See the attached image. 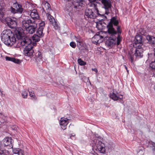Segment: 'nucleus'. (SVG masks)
<instances>
[{"label":"nucleus","instance_id":"nucleus-39","mask_svg":"<svg viewBox=\"0 0 155 155\" xmlns=\"http://www.w3.org/2000/svg\"><path fill=\"white\" fill-rule=\"evenodd\" d=\"M5 11V10H0V19L3 18L5 13L4 11Z\"/></svg>","mask_w":155,"mask_h":155},{"label":"nucleus","instance_id":"nucleus-27","mask_svg":"<svg viewBox=\"0 0 155 155\" xmlns=\"http://www.w3.org/2000/svg\"><path fill=\"white\" fill-rule=\"evenodd\" d=\"M38 35H34L32 37V39L34 41L38 42L40 40V38L41 37L38 36Z\"/></svg>","mask_w":155,"mask_h":155},{"label":"nucleus","instance_id":"nucleus-13","mask_svg":"<svg viewBox=\"0 0 155 155\" xmlns=\"http://www.w3.org/2000/svg\"><path fill=\"white\" fill-rule=\"evenodd\" d=\"M97 12L94 13V12H92V10H86L85 12V15L88 18H94L96 17V13H97L98 10H96Z\"/></svg>","mask_w":155,"mask_h":155},{"label":"nucleus","instance_id":"nucleus-8","mask_svg":"<svg viewBox=\"0 0 155 155\" xmlns=\"http://www.w3.org/2000/svg\"><path fill=\"white\" fill-rule=\"evenodd\" d=\"M45 22L44 21H41L39 23V27L36 33L41 37H42L44 36V34L43 33V29L45 26Z\"/></svg>","mask_w":155,"mask_h":155},{"label":"nucleus","instance_id":"nucleus-31","mask_svg":"<svg viewBox=\"0 0 155 155\" xmlns=\"http://www.w3.org/2000/svg\"><path fill=\"white\" fill-rule=\"evenodd\" d=\"M21 95L23 98H26L28 96L27 92L26 91L24 90L22 92Z\"/></svg>","mask_w":155,"mask_h":155},{"label":"nucleus","instance_id":"nucleus-21","mask_svg":"<svg viewBox=\"0 0 155 155\" xmlns=\"http://www.w3.org/2000/svg\"><path fill=\"white\" fill-rule=\"evenodd\" d=\"M7 41L8 42V43L6 44L5 43H4L5 44L8 45V46H11L13 45L14 44H15L16 42V38H15V39L14 40H13L12 39V37H11L8 38V39H7Z\"/></svg>","mask_w":155,"mask_h":155},{"label":"nucleus","instance_id":"nucleus-37","mask_svg":"<svg viewBox=\"0 0 155 155\" xmlns=\"http://www.w3.org/2000/svg\"><path fill=\"white\" fill-rule=\"evenodd\" d=\"M12 13L21 14L23 10H11Z\"/></svg>","mask_w":155,"mask_h":155},{"label":"nucleus","instance_id":"nucleus-45","mask_svg":"<svg viewBox=\"0 0 155 155\" xmlns=\"http://www.w3.org/2000/svg\"><path fill=\"white\" fill-rule=\"evenodd\" d=\"M75 136V134H71L70 135V138H71V137H74Z\"/></svg>","mask_w":155,"mask_h":155},{"label":"nucleus","instance_id":"nucleus-46","mask_svg":"<svg viewBox=\"0 0 155 155\" xmlns=\"http://www.w3.org/2000/svg\"><path fill=\"white\" fill-rule=\"evenodd\" d=\"M91 153L93 155H98L97 153L95 152L94 151L93 152L92 151Z\"/></svg>","mask_w":155,"mask_h":155},{"label":"nucleus","instance_id":"nucleus-11","mask_svg":"<svg viewBox=\"0 0 155 155\" xmlns=\"http://www.w3.org/2000/svg\"><path fill=\"white\" fill-rule=\"evenodd\" d=\"M68 123V119L66 118L61 117L60 120V124L61 128L65 130L66 129Z\"/></svg>","mask_w":155,"mask_h":155},{"label":"nucleus","instance_id":"nucleus-33","mask_svg":"<svg viewBox=\"0 0 155 155\" xmlns=\"http://www.w3.org/2000/svg\"><path fill=\"white\" fill-rule=\"evenodd\" d=\"M116 43L117 45H119L121 41V38L120 36V35H118L117 37Z\"/></svg>","mask_w":155,"mask_h":155},{"label":"nucleus","instance_id":"nucleus-10","mask_svg":"<svg viewBox=\"0 0 155 155\" xmlns=\"http://www.w3.org/2000/svg\"><path fill=\"white\" fill-rule=\"evenodd\" d=\"M13 141L10 137H7L5 138L3 140V142L4 145L5 146H9L11 148L13 147Z\"/></svg>","mask_w":155,"mask_h":155},{"label":"nucleus","instance_id":"nucleus-19","mask_svg":"<svg viewBox=\"0 0 155 155\" xmlns=\"http://www.w3.org/2000/svg\"><path fill=\"white\" fill-rule=\"evenodd\" d=\"M5 59L6 61H12L15 63L18 64H19L21 62V60L14 58H11L8 56H6L5 57Z\"/></svg>","mask_w":155,"mask_h":155},{"label":"nucleus","instance_id":"nucleus-51","mask_svg":"<svg viewBox=\"0 0 155 155\" xmlns=\"http://www.w3.org/2000/svg\"><path fill=\"white\" fill-rule=\"evenodd\" d=\"M38 55V56H41V53L40 52H39Z\"/></svg>","mask_w":155,"mask_h":155},{"label":"nucleus","instance_id":"nucleus-34","mask_svg":"<svg viewBox=\"0 0 155 155\" xmlns=\"http://www.w3.org/2000/svg\"><path fill=\"white\" fill-rule=\"evenodd\" d=\"M52 25L53 26L54 28L55 29H57L58 28V26L56 22L55 21H53L51 22Z\"/></svg>","mask_w":155,"mask_h":155},{"label":"nucleus","instance_id":"nucleus-35","mask_svg":"<svg viewBox=\"0 0 155 155\" xmlns=\"http://www.w3.org/2000/svg\"><path fill=\"white\" fill-rule=\"evenodd\" d=\"M75 40L76 41L79 43H81L82 41V40L81 39V38L79 37H75Z\"/></svg>","mask_w":155,"mask_h":155},{"label":"nucleus","instance_id":"nucleus-7","mask_svg":"<svg viewBox=\"0 0 155 155\" xmlns=\"http://www.w3.org/2000/svg\"><path fill=\"white\" fill-rule=\"evenodd\" d=\"M111 35L106 42V44L109 47H111L116 43V36L115 35L117 34H111Z\"/></svg>","mask_w":155,"mask_h":155},{"label":"nucleus","instance_id":"nucleus-6","mask_svg":"<svg viewBox=\"0 0 155 155\" xmlns=\"http://www.w3.org/2000/svg\"><path fill=\"white\" fill-rule=\"evenodd\" d=\"M144 47L142 46V45H138L136 46L134 54L137 58H139L142 57L143 51L144 50L143 48Z\"/></svg>","mask_w":155,"mask_h":155},{"label":"nucleus","instance_id":"nucleus-41","mask_svg":"<svg viewBox=\"0 0 155 155\" xmlns=\"http://www.w3.org/2000/svg\"><path fill=\"white\" fill-rule=\"evenodd\" d=\"M117 32L118 34V35H119V34H121V32L120 27L119 26H118L117 27Z\"/></svg>","mask_w":155,"mask_h":155},{"label":"nucleus","instance_id":"nucleus-20","mask_svg":"<svg viewBox=\"0 0 155 155\" xmlns=\"http://www.w3.org/2000/svg\"><path fill=\"white\" fill-rule=\"evenodd\" d=\"M8 25L10 28H13L15 27L17 25V22L15 20H13L11 18L7 21Z\"/></svg>","mask_w":155,"mask_h":155},{"label":"nucleus","instance_id":"nucleus-32","mask_svg":"<svg viewBox=\"0 0 155 155\" xmlns=\"http://www.w3.org/2000/svg\"><path fill=\"white\" fill-rule=\"evenodd\" d=\"M128 57L129 60L130 61L131 63H132L134 61L133 55L132 54H131L130 53H129L128 55Z\"/></svg>","mask_w":155,"mask_h":155},{"label":"nucleus","instance_id":"nucleus-16","mask_svg":"<svg viewBox=\"0 0 155 155\" xmlns=\"http://www.w3.org/2000/svg\"><path fill=\"white\" fill-rule=\"evenodd\" d=\"M101 2L104 5V8L106 10L111 8V4L110 1L107 0H101Z\"/></svg>","mask_w":155,"mask_h":155},{"label":"nucleus","instance_id":"nucleus-14","mask_svg":"<svg viewBox=\"0 0 155 155\" xmlns=\"http://www.w3.org/2000/svg\"><path fill=\"white\" fill-rule=\"evenodd\" d=\"M12 152L15 154H17L18 155H27L26 152L19 148H13Z\"/></svg>","mask_w":155,"mask_h":155},{"label":"nucleus","instance_id":"nucleus-44","mask_svg":"<svg viewBox=\"0 0 155 155\" xmlns=\"http://www.w3.org/2000/svg\"><path fill=\"white\" fill-rule=\"evenodd\" d=\"M118 99L119 98L120 99H121L123 98V95H118Z\"/></svg>","mask_w":155,"mask_h":155},{"label":"nucleus","instance_id":"nucleus-30","mask_svg":"<svg viewBox=\"0 0 155 155\" xmlns=\"http://www.w3.org/2000/svg\"><path fill=\"white\" fill-rule=\"evenodd\" d=\"M29 95L31 97L32 99H33L35 100H37V97H36L34 92L33 91H30L29 90H28Z\"/></svg>","mask_w":155,"mask_h":155},{"label":"nucleus","instance_id":"nucleus-47","mask_svg":"<svg viewBox=\"0 0 155 155\" xmlns=\"http://www.w3.org/2000/svg\"><path fill=\"white\" fill-rule=\"evenodd\" d=\"M105 14L107 15H108L109 14L110 12H109V10H105Z\"/></svg>","mask_w":155,"mask_h":155},{"label":"nucleus","instance_id":"nucleus-52","mask_svg":"<svg viewBox=\"0 0 155 155\" xmlns=\"http://www.w3.org/2000/svg\"><path fill=\"white\" fill-rule=\"evenodd\" d=\"M102 15V16H104V17H105L106 18H107V17H106V16H105L104 15Z\"/></svg>","mask_w":155,"mask_h":155},{"label":"nucleus","instance_id":"nucleus-43","mask_svg":"<svg viewBox=\"0 0 155 155\" xmlns=\"http://www.w3.org/2000/svg\"><path fill=\"white\" fill-rule=\"evenodd\" d=\"M92 70L93 71H94L96 73L98 72V70L96 68H92Z\"/></svg>","mask_w":155,"mask_h":155},{"label":"nucleus","instance_id":"nucleus-26","mask_svg":"<svg viewBox=\"0 0 155 155\" xmlns=\"http://www.w3.org/2000/svg\"><path fill=\"white\" fill-rule=\"evenodd\" d=\"M13 7L15 8L16 10H23V8H22L21 5L17 2L13 4Z\"/></svg>","mask_w":155,"mask_h":155},{"label":"nucleus","instance_id":"nucleus-40","mask_svg":"<svg viewBox=\"0 0 155 155\" xmlns=\"http://www.w3.org/2000/svg\"><path fill=\"white\" fill-rule=\"evenodd\" d=\"M70 45L71 47L73 48H75L76 47V45L75 43L73 41L70 42Z\"/></svg>","mask_w":155,"mask_h":155},{"label":"nucleus","instance_id":"nucleus-49","mask_svg":"<svg viewBox=\"0 0 155 155\" xmlns=\"http://www.w3.org/2000/svg\"><path fill=\"white\" fill-rule=\"evenodd\" d=\"M125 67V69H126V70H127V72L128 73V70H127V67H126V66L125 65H124Z\"/></svg>","mask_w":155,"mask_h":155},{"label":"nucleus","instance_id":"nucleus-5","mask_svg":"<svg viewBox=\"0 0 155 155\" xmlns=\"http://www.w3.org/2000/svg\"><path fill=\"white\" fill-rule=\"evenodd\" d=\"M12 37V39L14 40L15 39V35L10 29H6L4 30L1 34V39L2 42L4 43H8L7 39Z\"/></svg>","mask_w":155,"mask_h":155},{"label":"nucleus","instance_id":"nucleus-18","mask_svg":"<svg viewBox=\"0 0 155 155\" xmlns=\"http://www.w3.org/2000/svg\"><path fill=\"white\" fill-rule=\"evenodd\" d=\"M89 3L88 4V6L91 7H93L95 10H98L97 7V3L96 0H89Z\"/></svg>","mask_w":155,"mask_h":155},{"label":"nucleus","instance_id":"nucleus-17","mask_svg":"<svg viewBox=\"0 0 155 155\" xmlns=\"http://www.w3.org/2000/svg\"><path fill=\"white\" fill-rule=\"evenodd\" d=\"M147 40L148 41L149 44L153 46H155V37L150 35H148L146 37Z\"/></svg>","mask_w":155,"mask_h":155},{"label":"nucleus","instance_id":"nucleus-56","mask_svg":"<svg viewBox=\"0 0 155 155\" xmlns=\"http://www.w3.org/2000/svg\"><path fill=\"white\" fill-rule=\"evenodd\" d=\"M33 10H36V9L35 8H34Z\"/></svg>","mask_w":155,"mask_h":155},{"label":"nucleus","instance_id":"nucleus-25","mask_svg":"<svg viewBox=\"0 0 155 155\" xmlns=\"http://www.w3.org/2000/svg\"><path fill=\"white\" fill-rule=\"evenodd\" d=\"M110 97L114 101H117L118 99V95H117L114 92L110 94Z\"/></svg>","mask_w":155,"mask_h":155},{"label":"nucleus","instance_id":"nucleus-12","mask_svg":"<svg viewBox=\"0 0 155 155\" xmlns=\"http://www.w3.org/2000/svg\"><path fill=\"white\" fill-rule=\"evenodd\" d=\"M83 0H73L72 4L74 8L76 9H81L80 7L82 6Z\"/></svg>","mask_w":155,"mask_h":155},{"label":"nucleus","instance_id":"nucleus-22","mask_svg":"<svg viewBox=\"0 0 155 155\" xmlns=\"http://www.w3.org/2000/svg\"><path fill=\"white\" fill-rule=\"evenodd\" d=\"M42 7L43 10H51L50 5L47 2L44 1L42 2Z\"/></svg>","mask_w":155,"mask_h":155},{"label":"nucleus","instance_id":"nucleus-9","mask_svg":"<svg viewBox=\"0 0 155 155\" xmlns=\"http://www.w3.org/2000/svg\"><path fill=\"white\" fill-rule=\"evenodd\" d=\"M103 37L96 34L92 38L93 43L95 44H100L103 41Z\"/></svg>","mask_w":155,"mask_h":155},{"label":"nucleus","instance_id":"nucleus-23","mask_svg":"<svg viewBox=\"0 0 155 155\" xmlns=\"http://www.w3.org/2000/svg\"><path fill=\"white\" fill-rule=\"evenodd\" d=\"M34 12H31L30 13V15L31 17L33 19H38L39 18V15H38L37 11L34 10Z\"/></svg>","mask_w":155,"mask_h":155},{"label":"nucleus","instance_id":"nucleus-2","mask_svg":"<svg viewBox=\"0 0 155 155\" xmlns=\"http://www.w3.org/2000/svg\"><path fill=\"white\" fill-rule=\"evenodd\" d=\"M23 28L28 33L32 34L35 31L37 27V23L36 21L29 19L24 20L22 22Z\"/></svg>","mask_w":155,"mask_h":155},{"label":"nucleus","instance_id":"nucleus-50","mask_svg":"<svg viewBox=\"0 0 155 155\" xmlns=\"http://www.w3.org/2000/svg\"><path fill=\"white\" fill-rule=\"evenodd\" d=\"M4 117L3 115H2V114H1L0 113V118L1 117Z\"/></svg>","mask_w":155,"mask_h":155},{"label":"nucleus","instance_id":"nucleus-55","mask_svg":"<svg viewBox=\"0 0 155 155\" xmlns=\"http://www.w3.org/2000/svg\"><path fill=\"white\" fill-rule=\"evenodd\" d=\"M88 80L89 81H90V80L89 78L88 79ZM90 83L91 84V83L90 82Z\"/></svg>","mask_w":155,"mask_h":155},{"label":"nucleus","instance_id":"nucleus-42","mask_svg":"<svg viewBox=\"0 0 155 155\" xmlns=\"http://www.w3.org/2000/svg\"><path fill=\"white\" fill-rule=\"evenodd\" d=\"M37 60L40 61H42V56H38V57L37 58Z\"/></svg>","mask_w":155,"mask_h":155},{"label":"nucleus","instance_id":"nucleus-29","mask_svg":"<svg viewBox=\"0 0 155 155\" xmlns=\"http://www.w3.org/2000/svg\"><path fill=\"white\" fill-rule=\"evenodd\" d=\"M78 62L79 64L81 66L85 65L86 64V62L83 61L81 58H78Z\"/></svg>","mask_w":155,"mask_h":155},{"label":"nucleus","instance_id":"nucleus-28","mask_svg":"<svg viewBox=\"0 0 155 155\" xmlns=\"http://www.w3.org/2000/svg\"><path fill=\"white\" fill-rule=\"evenodd\" d=\"M46 15L50 22H51L53 21H54V19L53 17L49 13H46Z\"/></svg>","mask_w":155,"mask_h":155},{"label":"nucleus","instance_id":"nucleus-48","mask_svg":"<svg viewBox=\"0 0 155 155\" xmlns=\"http://www.w3.org/2000/svg\"><path fill=\"white\" fill-rule=\"evenodd\" d=\"M0 93V95H1V96H5V94L2 93V91Z\"/></svg>","mask_w":155,"mask_h":155},{"label":"nucleus","instance_id":"nucleus-4","mask_svg":"<svg viewBox=\"0 0 155 155\" xmlns=\"http://www.w3.org/2000/svg\"><path fill=\"white\" fill-rule=\"evenodd\" d=\"M98 139H101V137H98L97 138L98 141L97 143L95 144L94 148L97 151L99 152L100 153H104L105 152V144L101 141L98 140ZM97 139H94L92 141V143L93 144V146L94 145V144L97 143Z\"/></svg>","mask_w":155,"mask_h":155},{"label":"nucleus","instance_id":"nucleus-1","mask_svg":"<svg viewBox=\"0 0 155 155\" xmlns=\"http://www.w3.org/2000/svg\"><path fill=\"white\" fill-rule=\"evenodd\" d=\"M17 38L19 39L18 43L24 48V53L25 56L31 57L32 56L33 50L31 41L27 38H22L23 36V30L21 28H18L15 31Z\"/></svg>","mask_w":155,"mask_h":155},{"label":"nucleus","instance_id":"nucleus-54","mask_svg":"<svg viewBox=\"0 0 155 155\" xmlns=\"http://www.w3.org/2000/svg\"><path fill=\"white\" fill-rule=\"evenodd\" d=\"M1 92H2V91H1V89L0 88V93Z\"/></svg>","mask_w":155,"mask_h":155},{"label":"nucleus","instance_id":"nucleus-38","mask_svg":"<svg viewBox=\"0 0 155 155\" xmlns=\"http://www.w3.org/2000/svg\"><path fill=\"white\" fill-rule=\"evenodd\" d=\"M154 144V143L153 142L151 141H148V142L147 143V147H151V146H153Z\"/></svg>","mask_w":155,"mask_h":155},{"label":"nucleus","instance_id":"nucleus-24","mask_svg":"<svg viewBox=\"0 0 155 155\" xmlns=\"http://www.w3.org/2000/svg\"><path fill=\"white\" fill-rule=\"evenodd\" d=\"M2 145L1 143L0 142V148L1 147ZM9 152L8 150H2L0 148V155H8Z\"/></svg>","mask_w":155,"mask_h":155},{"label":"nucleus","instance_id":"nucleus-3","mask_svg":"<svg viewBox=\"0 0 155 155\" xmlns=\"http://www.w3.org/2000/svg\"><path fill=\"white\" fill-rule=\"evenodd\" d=\"M117 17L115 16L112 17L110 20V21L107 25L108 33L109 34H117V31H115L113 28V24L115 26L118 25L119 22L117 20Z\"/></svg>","mask_w":155,"mask_h":155},{"label":"nucleus","instance_id":"nucleus-36","mask_svg":"<svg viewBox=\"0 0 155 155\" xmlns=\"http://www.w3.org/2000/svg\"><path fill=\"white\" fill-rule=\"evenodd\" d=\"M150 66L152 69H155V61H152L150 64Z\"/></svg>","mask_w":155,"mask_h":155},{"label":"nucleus","instance_id":"nucleus-53","mask_svg":"<svg viewBox=\"0 0 155 155\" xmlns=\"http://www.w3.org/2000/svg\"><path fill=\"white\" fill-rule=\"evenodd\" d=\"M11 8H12V10H15L14 8H13L12 7H11Z\"/></svg>","mask_w":155,"mask_h":155},{"label":"nucleus","instance_id":"nucleus-15","mask_svg":"<svg viewBox=\"0 0 155 155\" xmlns=\"http://www.w3.org/2000/svg\"><path fill=\"white\" fill-rule=\"evenodd\" d=\"M142 36L140 35H137L135 36L134 41L136 46H137V45H140V44L141 45H142V46H144L142 43Z\"/></svg>","mask_w":155,"mask_h":155}]
</instances>
